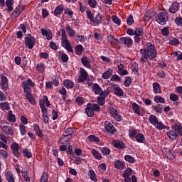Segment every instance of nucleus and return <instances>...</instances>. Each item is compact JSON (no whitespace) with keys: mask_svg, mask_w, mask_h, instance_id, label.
<instances>
[{"mask_svg":"<svg viewBox=\"0 0 182 182\" xmlns=\"http://www.w3.org/2000/svg\"><path fill=\"white\" fill-rule=\"evenodd\" d=\"M114 166L115 168H117V170H123L124 168V164L119 160L115 161Z\"/></svg>","mask_w":182,"mask_h":182,"instance_id":"obj_40","label":"nucleus"},{"mask_svg":"<svg viewBox=\"0 0 182 182\" xmlns=\"http://www.w3.org/2000/svg\"><path fill=\"white\" fill-rule=\"evenodd\" d=\"M105 129L109 133H112V134H114L116 132V128H114V126L112 124V123H110L109 121H106L105 122Z\"/></svg>","mask_w":182,"mask_h":182,"instance_id":"obj_10","label":"nucleus"},{"mask_svg":"<svg viewBox=\"0 0 182 182\" xmlns=\"http://www.w3.org/2000/svg\"><path fill=\"white\" fill-rule=\"evenodd\" d=\"M138 133L139 132L134 129H129V139H132V140H133V139H136V136H137Z\"/></svg>","mask_w":182,"mask_h":182,"instance_id":"obj_38","label":"nucleus"},{"mask_svg":"<svg viewBox=\"0 0 182 182\" xmlns=\"http://www.w3.org/2000/svg\"><path fill=\"white\" fill-rule=\"evenodd\" d=\"M11 149L12 151L19 150V149H20L19 144H18L16 142L12 143L11 145Z\"/></svg>","mask_w":182,"mask_h":182,"instance_id":"obj_63","label":"nucleus"},{"mask_svg":"<svg viewBox=\"0 0 182 182\" xmlns=\"http://www.w3.org/2000/svg\"><path fill=\"white\" fill-rule=\"evenodd\" d=\"M0 78H1L0 86L2 90H4V92H6V90L9 89L8 77L5 76V75L4 74H1Z\"/></svg>","mask_w":182,"mask_h":182,"instance_id":"obj_5","label":"nucleus"},{"mask_svg":"<svg viewBox=\"0 0 182 182\" xmlns=\"http://www.w3.org/2000/svg\"><path fill=\"white\" fill-rule=\"evenodd\" d=\"M5 4L8 11H14V0H6Z\"/></svg>","mask_w":182,"mask_h":182,"instance_id":"obj_37","label":"nucleus"},{"mask_svg":"<svg viewBox=\"0 0 182 182\" xmlns=\"http://www.w3.org/2000/svg\"><path fill=\"white\" fill-rule=\"evenodd\" d=\"M85 114L88 117H93L95 115V110L90 105V104H87V107L85 108Z\"/></svg>","mask_w":182,"mask_h":182,"instance_id":"obj_16","label":"nucleus"},{"mask_svg":"<svg viewBox=\"0 0 182 182\" xmlns=\"http://www.w3.org/2000/svg\"><path fill=\"white\" fill-rule=\"evenodd\" d=\"M112 145L114 146V147H116L117 149H124V147L126 146L124 145V143H123V141H122L120 140L113 141Z\"/></svg>","mask_w":182,"mask_h":182,"instance_id":"obj_23","label":"nucleus"},{"mask_svg":"<svg viewBox=\"0 0 182 182\" xmlns=\"http://www.w3.org/2000/svg\"><path fill=\"white\" fill-rule=\"evenodd\" d=\"M80 76L77 80L78 83H83L86 79H87V72H86V70L84 68L80 69Z\"/></svg>","mask_w":182,"mask_h":182,"instance_id":"obj_9","label":"nucleus"},{"mask_svg":"<svg viewBox=\"0 0 182 182\" xmlns=\"http://www.w3.org/2000/svg\"><path fill=\"white\" fill-rule=\"evenodd\" d=\"M156 21L160 25H166V22L168 21V18H167L166 13L161 12L156 16Z\"/></svg>","mask_w":182,"mask_h":182,"instance_id":"obj_6","label":"nucleus"},{"mask_svg":"<svg viewBox=\"0 0 182 182\" xmlns=\"http://www.w3.org/2000/svg\"><path fill=\"white\" fill-rule=\"evenodd\" d=\"M152 107L156 113H162L163 112V107H161V105L152 106Z\"/></svg>","mask_w":182,"mask_h":182,"instance_id":"obj_60","label":"nucleus"},{"mask_svg":"<svg viewBox=\"0 0 182 182\" xmlns=\"http://www.w3.org/2000/svg\"><path fill=\"white\" fill-rule=\"evenodd\" d=\"M63 86L66 89H73L75 87V82L70 80H65L63 81Z\"/></svg>","mask_w":182,"mask_h":182,"instance_id":"obj_19","label":"nucleus"},{"mask_svg":"<svg viewBox=\"0 0 182 182\" xmlns=\"http://www.w3.org/2000/svg\"><path fill=\"white\" fill-rule=\"evenodd\" d=\"M83 50H85V48H83V46L80 44L75 46V51L76 55H82Z\"/></svg>","mask_w":182,"mask_h":182,"instance_id":"obj_36","label":"nucleus"},{"mask_svg":"<svg viewBox=\"0 0 182 182\" xmlns=\"http://www.w3.org/2000/svg\"><path fill=\"white\" fill-rule=\"evenodd\" d=\"M63 11H65V7H63V4L58 6L54 10V16H59L62 15Z\"/></svg>","mask_w":182,"mask_h":182,"instance_id":"obj_17","label":"nucleus"},{"mask_svg":"<svg viewBox=\"0 0 182 182\" xmlns=\"http://www.w3.org/2000/svg\"><path fill=\"white\" fill-rule=\"evenodd\" d=\"M36 69H37L38 72H39L40 73H43V72H45V69H46V65H45V64L41 63L37 65Z\"/></svg>","mask_w":182,"mask_h":182,"instance_id":"obj_41","label":"nucleus"},{"mask_svg":"<svg viewBox=\"0 0 182 182\" xmlns=\"http://www.w3.org/2000/svg\"><path fill=\"white\" fill-rule=\"evenodd\" d=\"M64 14L65 15H68V16H70V18H72L75 13L73 12V11H72V9L69 8H65L64 9Z\"/></svg>","mask_w":182,"mask_h":182,"instance_id":"obj_53","label":"nucleus"},{"mask_svg":"<svg viewBox=\"0 0 182 182\" xmlns=\"http://www.w3.org/2000/svg\"><path fill=\"white\" fill-rule=\"evenodd\" d=\"M41 35L46 36L47 41H50L52 39V31L49 29L41 28Z\"/></svg>","mask_w":182,"mask_h":182,"instance_id":"obj_14","label":"nucleus"},{"mask_svg":"<svg viewBox=\"0 0 182 182\" xmlns=\"http://www.w3.org/2000/svg\"><path fill=\"white\" fill-rule=\"evenodd\" d=\"M132 109L134 113H136V114H139V116H140V107L139 106V105L136 104V102L132 103Z\"/></svg>","mask_w":182,"mask_h":182,"instance_id":"obj_46","label":"nucleus"},{"mask_svg":"<svg viewBox=\"0 0 182 182\" xmlns=\"http://www.w3.org/2000/svg\"><path fill=\"white\" fill-rule=\"evenodd\" d=\"M24 43L28 49H33V46H35L36 41L32 35L28 34L27 36L24 38Z\"/></svg>","mask_w":182,"mask_h":182,"instance_id":"obj_3","label":"nucleus"},{"mask_svg":"<svg viewBox=\"0 0 182 182\" xmlns=\"http://www.w3.org/2000/svg\"><path fill=\"white\" fill-rule=\"evenodd\" d=\"M111 82H120V80H122V79L120 78V77L117 75H112L111 78H110Z\"/></svg>","mask_w":182,"mask_h":182,"instance_id":"obj_59","label":"nucleus"},{"mask_svg":"<svg viewBox=\"0 0 182 182\" xmlns=\"http://www.w3.org/2000/svg\"><path fill=\"white\" fill-rule=\"evenodd\" d=\"M105 97L100 96L97 97V103L100 106H103V105H105Z\"/></svg>","mask_w":182,"mask_h":182,"instance_id":"obj_64","label":"nucleus"},{"mask_svg":"<svg viewBox=\"0 0 182 182\" xmlns=\"http://www.w3.org/2000/svg\"><path fill=\"white\" fill-rule=\"evenodd\" d=\"M135 140L137 141V143H144V140H146V137L144 135L141 133H139L135 136Z\"/></svg>","mask_w":182,"mask_h":182,"instance_id":"obj_27","label":"nucleus"},{"mask_svg":"<svg viewBox=\"0 0 182 182\" xmlns=\"http://www.w3.org/2000/svg\"><path fill=\"white\" fill-rule=\"evenodd\" d=\"M21 173H22V177H23L24 181L30 182L31 181V178L29 177V174H28V173H26L23 171H22Z\"/></svg>","mask_w":182,"mask_h":182,"instance_id":"obj_52","label":"nucleus"},{"mask_svg":"<svg viewBox=\"0 0 182 182\" xmlns=\"http://www.w3.org/2000/svg\"><path fill=\"white\" fill-rule=\"evenodd\" d=\"M124 159L131 164H134V163H136V159H134V157L132 156L131 155H125Z\"/></svg>","mask_w":182,"mask_h":182,"instance_id":"obj_43","label":"nucleus"},{"mask_svg":"<svg viewBox=\"0 0 182 182\" xmlns=\"http://www.w3.org/2000/svg\"><path fill=\"white\" fill-rule=\"evenodd\" d=\"M87 2L90 8H96L97 6V1L96 0H87Z\"/></svg>","mask_w":182,"mask_h":182,"instance_id":"obj_58","label":"nucleus"},{"mask_svg":"<svg viewBox=\"0 0 182 182\" xmlns=\"http://www.w3.org/2000/svg\"><path fill=\"white\" fill-rule=\"evenodd\" d=\"M156 124V129H158V130H163V129H166L167 130L170 129V127L168 126L164 125L161 122L158 121V122Z\"/></svg>","mask_w":182,"mask_h":182,"instance_id":"obj_39","label":"nucleus"},{"mask_svg":"<svg viewBox=\"0 0 182 182\" xmlns=\"http://www.w3.org/2000/svg\"><path fill=\"white\" fill-rule=\"evenodd\" d=\"M65 29L67 31V33L68 35V36H70V38H73V36H75V30L72 29V28L70 27V26L67 25L65 26Z\"/></svg>","mask_w":182,"mask_h":182,"instance_id":"obj_35","label":"nucleus"},{"mask_svg":"<svg viewBox=\"0 0 182 182\" xmlns=\"http://www.w3.org/2000/svg\"><path fill=\"white\" fill-rule=\"evenodd\" d=\"M61 46L68 50V52L73 53V48H72V44H70V42L68 39V35L65 32V30H62Z\"/></svg>","mask_w":182,"mask_h":182,"instance_id":"obj_2","label":"nucleus"},{"mask_svg":"<svg viewBox=\"0 0 182 182\" xmlns=\"http://www.w3.org/2000/svg\"><path fill=\"white\" fill-rule=\"evenodd\" d=\"M40 107L41 109L43 122L44 124H48V123H49V116L48 115V109H46V107L43 106V104L42 103H40Z\"/></svg>","mask_w":182,"mask_h":182,"instance_id":"obj_7","label":"nucleus"},{"mask_svg":"<svg viewBox=\"0 0 182 182\" xmlns=\"http://www.w3.org/2000/svg\"><path fill=\"white\" fill-rule=\"evenodd\" d=\"M124 85L126 87H129L132 85V78L130 77H125Z\"/></svg>","mask_w":182,"mask_h":182,"instance_id":"obj_56","label":"nucleus"},{"mask_svg":"<svg viewBox=\"0 0 182 182\" xmlns=\"http://www.w3.org/2000/svg\"><path fill=\"white\" fill-rule=\"evenodd\" d=\"M19 130L21 136H25V134H26V127L24 126L23 124H21L19 125Z\"/></svg>","mask_w":182,"mask_h":182,"instance_id":"obj_50","label":"nucleus"},{"mask_svg":"<svg viewBox=\"0 0 182 182\" xmlns=\"http://www.w3.org/2000/svg\"><path fill=\"white\" fill-rule=\"evenodd\" d=\"M120 41L124 45H126L127 48H132L133 46V40L130 37H122Z\"/></svg>","mask_w":182,"mask_h":182,"instance_id":"obj_11","label":"nucleus"},{"mask_svg":"<svg viewBox=\"0 0 182 182\" xmlns=\"http://www.w3.org/2000/svg\"><path fill=\"white\" fill-rule=\"evenodd\" d=\"M159 122V118L154 115H151L149 117V122L151 124H153L154 126H156V123Z\"/></svg>","mask_w":182,"mask_h":182,"instance_id":"obj_45","label":"nucleus"},{"mask_svg":"<svg viewBox=\"0 0 182 182\" xmlns=\"http://www.w3.org/2000/svg\"><path fill=\"white\" fill-rule=\"evenodd\" d=\"M154 102L164 105V103H166V100L160 95H156L154 97Z\"/></svg>","mask_w":182,"mask_h":182,"instance_id":"obj_32","label":"nucleus"},{"mask_svg":"<svg viewBox=\"0 0 182 182\" xmlns=\"http://www.w3.org/2000/svg\"><path fill=\"white\" fill-rule=\"evenodd\" d=\"M48 173H46V172L43 171L41 176L40 182H48Z\"/></svg>","mask_w":182,"mask_h":182,"instance_id":"obj_51","label":"nucleus"},{"mask_svg":"<svg viewBox=\"0 0 182 182\" xmlns=\"http://www.w3.org/2000/svg\"><path fill=\"white\" fill-rule=\"evenodd\" d=\"M88 140H90V141H95V143H99V141H100V139H99V137L95 135L88 136Z\"/></svg>","mask_w":182,"mask_h":182,"instance_id":"obj_55","label":"nucleus"},{"mask_svg":"<svg viewBox=\"0 0 182 182\" xmlns=\"http://www.w3.org/2000/svg\"><path fill=\"white\" fill-rule=\"evenodd\" d=\"M3 132H6V134L12 135L14 134V129H12V127L8 125L5 128H3Z\"/></svg>","mask_w":182,"mask_h":182,"instance_id":"obj_44","label":"nucleus"},{"mask_svg":"<svg viewBox=\"0 0 182 182\" xmlns=\"http://www.w3.org/2000/svg\"><path fill=\"white\" fill-rule=\"evenodd\" d=\"M4 176L8 182H15V178L11 171L6 172Z\"/></svg>","mask_w":182,"mask_h":182,"instance_id":"obj_24","label":"nucleus"},{"mask_svg":"<svg viewBox=\"0 0 182 182\" xmlns=\"http://www.w3.org/2000/svg\"><path fill=\"white\" fill-rule=\"evenodd\" d=\"M75 102L79 106H82L85 104V98H83L82 97H77L75 99Z\"/></svg>","mask_w":182,"mask_h":182,"instance_id":"obj_54","label":"nucleus"},{"mask_svg":"<svg viewBox=\"0 0 182 182\" xmlns=\"http://www.w3.org/2000/svg\"><path fill=\"white\" fill-rule=\"evenodd\" d=\"M91 153L95 159H97V160H102V154H100V152L96 149H92Z\"/></svg>","mask_w":182,"mask_h":182,"instance_id":"obj_34","label":"nucleus"},{"mask_svg":"<svg viewBox=\"0 0 182 182\" xmlns=\"http://www.w3.org/2000/svg\"><path fill=\"white\" fill-rule=\"evenodd\" d=\"M112 75H113V69L108 68L107 70L103 73V74L102 75V79H105V80L110 79Z\"/></svg>","mask_w":182,"mask_h":182,"instance_id":"obj_18","label":"nucleus"},{"mask_svg":"<svg viewBox=\"0 0 182 182\" xmlns=\"http://www.w3.org/2000/svg\"><path fill=\"white\" fill-rule=\"evenodd\" d=\"M101 153L103 154V156H109V154L111 153V151L108 147H102L101 148Z\"/></svg>","mask_w":182,"mask_h":182,"instance_id":"obj_49","label":"nucleus"},{"mask_svg":"<svg viewBox=\"0 0 182 182\" xmlns=\"http://www.w3.org/2000/svg\"><path fill=\"white\" fill-rule=\"evenodd\" d=\"M140 53V60L143 63H145L149 59V60L155 59L156 56H157V50H156V47L151 43H147L146 48L141 49Z\"/></svg>","mask_w":182,"mask_h":182,"instance_id":"obj_1","label":"nucleus"},{"mask_svg":"<svg viewBox=\"0 0 182 182\" xmlns=\"http://www.w3.org/2000/svg\"><path fill=\"white\" fill-rule=\"evenodd\" d=\"M71 139L72 134H67L66 135H63V136L60 139V141L63 144L65 143H68V141Z\"/></svg>","mask_w":182,"mask_h":182,"instance_id":"obj_31","label":"nucleus"},{"mask_svg":"<svg viewBox=\"0 0 182 182\" xmlns=\"http://www.w3.org/2000/svg\"><path fill=\"white\" fill-rule=\"evenodd\" d=\"M152 86L154 93H155V95H159L161 93V87H160V84H159V82H154Z\"/></svg>","mask_w":182,"mask_h":182,"instance_id":"obj_22","label":"nucleus"},{"mask_svg":"<svg viewBox=\"0 0 182 182\" xmlns=\"http://www.w3.org/2000/svg\"><path fill=\"white\" fill-rule=\"evenodd\" d=\"M92 91L95 95H99L100 96H102V95H103V90H102V87H100V86L97 83L93 85Z\"/></svg>","mask_w":182,"mask_h":182,"instance_id":"obj_15","label":"nucleus"},{"mask_svg":"<svg viewBox=\"0 0 182 182\" xmlns=\"http://www.w3.org/2000/svg\"><path fill=\"white\" fill-rule=\"evenodd\" d=\"M127 25H129V26H132V25H133V23H134V18H133V16H129L127 18Z\"/></svg>","mask_w":182,"mask_h":182,"instance_id":"obj_62","label":"nucleus"},{"mask_svg":"<svg viewBox=\"0 0 182 182\" xmlns=\"http://www.w3.org/2000/svg\"><path fill=\"white\" fill-rule=\"evenodd\" d=\"M88 175L90 176V180H92V181H95V182L97 181V178H96V173H95V171L92 169L90 170Z\"/></svg>","mask_w":182,"mask_h":182,"instance_id":"obj_42","label":"nucleus"},{"mask_svg":"<svg viewBox=\"0 0 182 182\" xmlns=\"http://www.w3.org/2000/svg\"><path fill=\"white\" fill-rule=\"evenodd\" d=\"M22 14V10L20 8H16L11 14V18L15 19Z\"/></svg>","mask_w":182,"mask_h":182,"instance_id":"obj_29","label":"nucleus"},{"mask_svg":"<svg viewBox=\"0 0 182 182\" xmlns=\"http://www.w3.org/2000/svg\"><path fill=\"white\" fill-rule=\"evenodd\" d=\"M161 33L164 36H168V35H170V30L168 29V27H164L161 30Z\"/></svg>","mask_w":182,"mask_h":182,"instance_id":"obj_61","label":"nucleus"},{"mask_svg":"<svg viewBox=\"0 0 182 182\" xmlns=\"http://www.w3.org/2000/svg\"><path fill=\"white\" fill-rule=\"evenodd\" d=\"M109 113L112 117H113V119H115L116 122H122L123 118L122 117V115L119 114V112H117V109L114 108H110Z\"/></svg>","mask_w":182,"mask_h":182,"instance_id":"obj_8","label":"nucleus"},{"mask_svg":"<svg viewBox=\"0 0 182 182\" xmlns=\"http://www.w3.org/2000/svg\"><path fill=\"white\" fill-rule=\"evenodd\" d=\"M7 119L9 122H11L12 123H15V122H16V117H15V114H14V113L12 112V110L9 111Z\"/></svg>","mask_w":182,"mask_h":182,"instance_id":"obj_33","label":"nucleus"},{"mask_svg":"<svg viewBox=\"0 0 182 182\" xmlns=\"http://www.w3.org/2000/svg\"><path fill=\"white\" fill-rule=\"evenodd\" d=\"M26 97L31 105H36V101H35V98H33L31 92H26Z\"/></svg>","mask_w":182,"mask_h":182,"instance_id":"obj_25","label":"nucleus"},{"mask_svg":"<svg viewBox=\"0 0 182 182\" xmlns=\"http://www.w3.org/2000/svg\"><path fill=\"white\" fill-rule=\"evenodd\" d=\"M33 130H34L36 136H38V137H40V138L43 137V132L41 129V127H39V124H34L33 125Z\"/></svg>","mask_w":182,"mask_h":182,"instance_id":"obj_13","label":"nucleus"},{"mask_svg":"<svg viewBox=\"0 0 182 182\" xmlns=\"http://www.w3.org/2000/svg\"><path fill=\"white\" fill-rule=\"evenodd\" d=\"M114 93L116 96H118V97H121V96H123V95H124L123 90L119 87H116L114 88Z\"/></svg>","mask_w":182,"mask_h":182,"instance_id":"obj_30","label":"nucleus"},{"mask_svg":"<svg viewBox=\"0 0 182 182\" xmlns=\"http://www.w3.org/2000/svg\"><path fill=\"white\" fill-rule=\"evenodd\" d=\"M173 129L178 136H182V126L180 124H174Z\"/></svg>","mask_w":182,"mask_h":182,"instance_id":"obj_26","label":"nucleus"},{"mask_svg":"<svg viewBox=\"0 0 182 182\" xmlns=\"http://www.w3.org/2000/svg\"><path fill=\"white\" fill-rule=\"evenodd\" d=\"M22 86L25 92H32L31 87H35V82L31 79H28L26 81L22 82Z\"/></svg>","mask_w":182,"mask_h":182,"instance_id":"obj_4","label":"nucleus"},{"mask_svg":"<svg viewBox=\"0 0 182 182\" xmlns=\"http://www.w3.org/2000/svg\"><path fill=\"white\" fill-rule=\"evenodd\" d=\"M167 136L171 140H176L177 139V134L173 130H170L167 132Z\"/></svg>","mask_w":182,"mask_h":182,"instance_id":"obj_28","label":"nucleus"},{"mask_svg":"<svg viewBox=\"0 0 182 182\" xmlns=\"http://www.w3.org/2000/svg\"><path fill=\"white\" fill-rule=\"evenodd\" d=\"M144 33L143 28L139 27L135 29L134 31V35H136L138 36H143V34Z\"/></svg>","mask_w":182,"mask_h":182,"instance_id":"obj_48","label":"nucleus"},{"mask_svg":"<svg viewBox=\"0 0 182 182\" xmlns=\"http://www.w3.org/2000/svg\"><path fill=\"white\" fill-rule=\"evenodd\" d=\"M81 63H82L83 66L87 68V69H92V65H90V62L87 57H82L81 58Z\"/></svg>","mask_w":182,"mask_h":182,"instance_id":"obj_21","label":"nucleus"},{"mask_svg":"<svg viewBox=\"0 0 182 182\" xmlns=\"http://www.w3.org/2000/svg\"><path fill=\"white\" fill-rule=\"evenodd\" d=\"M132 173H133V170L130 168H128L124 171L122 177H130L132 176Z\"/></svg>","mask_w":182,"mask_h":182,"instance_id":"obj_47","label":"nucleus"},{"mask_svg":"<svg viewBox=\"0 0 182 182\" xmlns=\"http://www.w3.org/2000/svg\"><path fill=\"white\" fill-rule=\"evenodd\" d=\"M86 14H87V16L88 18V19H90V22H93V19L95 18V16L93 15L92 12L89 11V10H87L86 11Z\"/></svg>","mask_w":182,"mask_h":182,"instance_id":"obj_57","label":"nucleus"},{"mask_svg":"<svg viewBox=\"0 0 182 182\" xmlns=\"http://www.w3.org/2000/svg\"><path fill=\"white\" fill-rule=\"evenodd\" d=\"M102 21L103 18L102 17L100 14L98 13L92 20L93 26H97L98 25H100Z\"/></svg>","mask_w":182,"mask_h":182,"instance_id":"obj_12","label":"nucleus"},{"mask_svg":"<svg viewBox=\"0 0 182 182\" xmlns=\"http://www.w3.org/2000/svg\"><path fill=\"white\" fill-rule=\"evenodd\" d=\"M180 8V4L178 2H173L171 6L169 8V12L171 14H176Z\"/></svg>","mask_w":182,"mask_h":182,"instance_id":"obj_20","label":"nucleus"}]
</instances>
